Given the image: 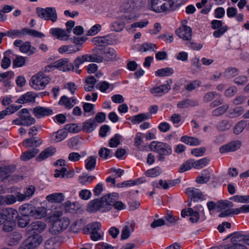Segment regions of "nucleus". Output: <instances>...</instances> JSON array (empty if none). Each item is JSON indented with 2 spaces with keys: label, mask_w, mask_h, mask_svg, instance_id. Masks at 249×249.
Masks as SVG:
<instances>
[{
  "label": "nucleus",
  "mask_w": 249,
  "mask_h": 249,
  "mask_svg": "<svg viewBox=\"0 0 249 249\" xmlns=\"http://www.w3.org/2000/svg\"><path fill=\"white\" fill-rule=\"evenodd\" d=\"M100 199L95 198L90 200L88 205V210L91 213H95L97 211L101 212V208L100 205Z\"/></svg>",
  "instance_id": "28"
},
{
  "label": "nucleus",
  "mask_w": 249,
  "mask_h": 249,
  "mask_svg": "<svg viewBox=\"0 0 249 249\" xmlns=\"http://www.w3.org/2000/svg\"><path fill=\"white\" fill-rule=\"evenodd\" d=\"M46 227V224L45 222L41 221H36L32 223L28 227V229L31 233L39 234L40 233L45 230Z\"/></svg>",
  "instance_id": "18"
},
{
  "label": "nucleus",
  "mask_w": 249,
  "mask_h": 249,
  "mask_svg": "<svg viewBox=\"0 0 249 249\" xmlns=\"http://www.w3.org/2000/svg\"><path fill=\"white\" fill-rule=\"evenodd\" d=\"M99 48H95L93 49V53L92 54H85L81 57H77L74 60V65L75 67V72L80 74L81 70L78 69L80 65L83 64L85 62L89 61L92 62L101 63L103 61V57L101 55L99 50Z\"/></svg>",
  "instance_id": "1"
},
{
  "label": "nucleus",
  "mask_w": 249,
  "mask_h": 249,
  "mask_svg": "<svg viewBox=\"0 0 249 249\" xmlns=\"http://www.w3.org/2000/svg\"><path fill=\"white\" fill-rule=\"evenodd\" d=\"M33 113L37 118H41L53 114L52 109L41 106H37L33 109Z\"/></svg>",
  "instance_id": "15"
},
{
  "label": "nucleus",
  "mask_w": 249,
  "mask_h": 249,
  "mask_svg": "<svg viewBox=\"0 0 249 249\" xmlns=\"http://www.w3.org/2000/svg\"><path fill=\"white\" fill-rule=\"evenodd\" d=\"M174 72V70L172 68L166 67L158 69L155 73L156 76L164 77L171 75Z\"/></svg>",
  "instance_id": "38"
},
{
  "label": "nucleus",
  "mask_w": 249,
  "mask_h": 249,
  "mask_svg": "<svg viewBox=\"0 0 249 249\" xmlns=\"http://www.w3.org/2000/svg\"><path fill=\"white\" fill-rule=\"evenodd\" d=\"M26 62V57L17 55L13 61V66L14 68H19L23 66Z\"/></svg>",
  "instance_id": "50"
},
{
  "label": "nucleus",
  "mask_w": 249,
  "mask_h": 249,
  "mask_svg": "<svg viewBox=\"0 0 249 249\" xmlns=\"http://www.w3.org/2000/svg\"><path fill=\"white\" fill-rule=\"evenodd\" d=\"M58 104L60 106L65 105L66 107L68 109H71L73 107V105L72 104L69 98L66 95H63L61 97Z\"/></svg>",
  "instance_id": "58"
},
{
  "label": "nucleus",
  "mask_w": 249,
  "mask_h": 249,
  "mask_svg": "<svg viewBox=\"0 0 249 249\" xmlns=\"http://www.w3.org/2000/svg\"><path fill=\"white\" fill-rule=\"evenodd\" d=\"M18 225L20 228H24L26 227L30 222V218L26 216H18Z\"/></svg>",
  "instance_id": "57"
},
{
  "label": "nucleus",
  "mask_w": 249,
  "mask_h": 249,
  "mask_svg": "<svg viewBox=\"0 0 249 249\" xmlns=\"http://www.w3.org/2000/svg\"><path fill=\"white\" fill-rule=\"evenodd\" d=\"M122 137L119 134H116L111 138L108 142V145L110 147H117L120 144V139Z\"/></svg>",
  "instance_id": "52"
},
{
  "label": "nucleus",
  "mask_w": 249,
  "mask_h": 249,
  "mask_svg": "<svg viewBox=\"0 0 249 249\" xmlns=\"http://www.w3.org/2000/svg\"><path fill=\"white\" fill-rule=\"evenodd\" d=\"M151 114L148 113H140L130 117L129 119L133 124H140V123L151 118Z\"/></svg>",
  "instance_id": "27"
},
{
  "label": "nucleus",
  "mask_w": 249,
  "mask_h": 249,
  "mask_svg": "<svg viewBox=\"0 0 249 249\" xmlns=\"http://www.w3.org/2000/svg\"><path fill=\"white\" fill-rule=\"evenodd\" d=\"M37 96L35 92L30 91L20 96L16 103L19 104H25L29 102H35V99Z\"/></svg>",
  "instance_id": "23"
},
{
  "label": "nucleus",
  "mask_w": 249,
  "mask_h": 249,
  "mask_svg": "<svg viewBox=\"0 0 249 249\" xmlns=\"http://www.w3.org/2000/svg\"><path fill=\"white\" fill-rule=\"evenodd\" d=\"M157 49L158 47L156 44L148 42L142 44L140 47V51L142 52H156Z\"/></svg>",
  "instance_id": "48"
},
{
  "label": "nucleus",
  "mask_w": 249,
  "mask_h": 249,
  "mask_svg": "<svg viewBox=\"0 0 249 249\" xmlns=\"http://www.w3.org/2000/svg\"><path fill=\"white\" fill-rule=\"evenodd\" d=\"M177 35L184 40L190 41L192 38V30L190 27L182 25L176 31Z\"/></svg>",
  "instance_id": "14"
},
{
  "label": "nucleus",
  "mask_w": 249,
  "mask_h": 249,
  "mask_svg": "<svg viewBox=\"0 0 249 249\" xmlns=\"http://www.w3.org/2000/svg\"><path fill=\"white\" fill-rule=\"evenodd\" d=\"M171 89L170 86L168 84H163L160 86L153 87L150 90V92L154 96L160 97L169 92Z\"/></svg>",
  "instance_id": "19"
},
{
  "label": "nucleus",
  "mask_w": 249,
  "mask_h": 249,
  "mask_svg": "<svg viewBox=\"0 0 249 249\" xmlns=\"http://www.w3.org/2000/svg\"><path fill=\"white\" fill-rule=\"evenodd\" d=\"M70 224V220L67 217H57L54 218L53 222L50 229V232L53 234L56 235L66 229Z\"/></svg>",
  "instance_id": "6"
},
{
  "label": "nucleus",
  "mask_w": 249,
  "mask_h": 249,
  "mask_svg": "<svg viewBox=\"0 0 249 249\" xmlns=\"http://www.w3.org/2000/svg\"><path fill=\"white\" fill-rule=\"evenodd\" d=\"M99 155L101 158L107 159L109 157H112V152L109 149L102 147L99 151Z\"/></svg>",
  "instance_id": "59"
},
{
  "label": "nucleus",
  "mask_w": 249,
  "mask_h": 249,
  "mask_svg": "<svg viewBox=\"0 0 249 249\" xmlns=\"http://www.w3.org/2000/svg\"><path fill=\"white\" fill-rule=\"evenodd\" d=\"M236 238L239 237H232L231 239L232 244L225 246L224 249H248L245 245L237 242Z\"/></svg>",
  "instance_id": "32"
},
{
  "label": "nucleus",
  "mask_w": 249,
  "mask_h": 249,
  "mask_svg": "<svg viewBox=\"0 0 249 249\" xmlns=\"http://www.w3.org/2000/svg\"><path fill=\"white\" fill-rule=\"evenodd\" d=\"M71 41L74 44L73 46L79 49V51L81 49L82 44L85 42L86 40L83 37L73 36L70 38Z\"/></svg>",
  "instance_id": "54"
},
{
  "label": "nucleus",
  "mask_w": 249,
  "mask_h": 249,
  "mask_svg": "<svg viewBox=\"0 0 249 249\" xmlns=\"http://www.w3.org/2000/svg\"><path fill=\"white\" fill-rule=\"evenodd\" d=\"M85 162V167L88 170H93L96 164V157L95 156H89Z\"/></svg>",
  "instance_id": "42"
},
{
  "label": "nucleus",
  "mask_w": 249,
  "mask_h": 249,
  "mask_svg": "<svg viewBox=\"0 0 249 249\" xmlns=\"http://www.w3.org/2000/svg\"><path fill=\"white\" fill-rule=\"evenodd\" d=\"M119 194L115 192L102 196L100 198L101 212L104 213L110 210L112 208V203H113L115 199H119Z\"/></svg>",
  "instance_id": "8"
},
{
  "label": "nucleus",
  "mask_w": 249,
  "mask_h": 249,
  "mask_svg": "<svg viewBox=\"0 0 249 249\" xmlns=\"http://www.w3.org/2000/svg\"><path fill=\"white\" fill-rule=\"evenodd\" d=\"M36 51V48L31 45L29 41L23 42L22 46H20V51L23 53H28L29 55L34 54Z\"/></svg>",
  "instance_id": "36"
},
{
  "label": "nucleus",
  "mask_w": 249,
  "mask_h": 249,
  "mask_svg": "<svg viewBox=\"0 0 249 249\" xmlns=\"http://www.w3.org/2000/svg\"><path fill=\"white\" fill-rule=\"evenodd\" d=\"M101 55L103 56L107 61H111L115 59L116 58V51L111 48L108 47H100L98 50Z\"/></svg>",
  "instance_id": "17"
},
{
  "label": "nucleus",
  "mask_w": 249,
  "mask_h": 249,
  "mask_svg": "<svg viewBox=\"0 0 249 249\" xmlns=\"http://www.w3.org/2000/svg\"><path fill=\"white\" fill-rule=\"evenodd\" d=\"M124 28V16L123 14L121 16L117 18L116 20L112 23L110 29L115 32H120Z\"/></svg>",
  "instance_id": "24"
},
{
  "label": "nucleus",
  "mask_w": 249,
  "mask_h": 249,
  "mask_svg": "<svg viewBox=\"0 0 249 249\" xmlns=\"http://www.w3.org/2000/svg\"><path fill=\"white\" fill-rule=\"evenodd\" d=\"M193 164V167L196 169H201L206 166L209 160L206 158H202L197 160H195L192 159Z\"/></svg>",
  "instance_id": "47"
},
{
  "label": "nucleus",
  "mask_w": 249,
  "mask_h": 249,
  "mask_svg": "<svg viewBox=\"0 0 249 249\" xmlns=\"http://www.w3.org/2000/svg\"><path fill=\"white\" fill-rule=\"evenodd\" d=\"M56 152V150L53 146H49L43 150L36 158L37 161L40 162L53 156Z\"/></svg>",
  "instance_id": "21"
},
{
  "label": "nucleus",
  "mask_w": 249,
  "mask_h": 249,
  "mask_svg": "<svg viewBox=\"0 0 249 249\" xmlns=\"http://www.w3.org/2000/svg\"><path fill=\"white\" fill-rule=\"evenodd\" d=\"M39 150L36 148H33L24 152L20 156L22 160L27 161L34 157L38 154Z\"/></svg>",
  "instance_id": "31"
},
{
  "label": "nucleus",
  "mask_w": 249,
  "mask_h": 249,
  "mask_svg": "<svg viewBox=\"0 0 249 249\" xmlns=\"http://www.w3.org/2000/svg\"><path fill=\"white\" fill-rule=\"evenodd\" d=\"M3 201V205H12L17 202V197L13 195H7L1 196Z\"/></svg>",
  "instance_id": "51"
},
{
  "label": "nucleus",
  "mask_w": 249,
  "mask_h": 249,
  "mask_svg": "<svg viewBox=\"0 0 249 249\" xmlns=\"http://www.w3.org/2000/svg\"><path fill=\"white\" fill-rule=\"evenodd\" d=\"M50 80V78L47 76L43 72L40 71L32 76L29 84L34 89H43L49 83Z\"/></svg>",
  "instance_id": "3"
},
{
  "label": "nucleus",
  "mask_w": 249,
  "mask_h": 249,
  "mask_svg": "<svg viewBox=\"0 0 249 249\" xmlns=\"http://www.w3.org/2000/svg\"><path fill=\"white\" fill-rule=\"evenodd\" d=\"M181 215L183 217L189 215L190 220L192 223L196 222L199 219V214L198 212L194 210L192 208H189L188 210H182L181 213Z\"/></svg>",
  "instance_id": "22"
},
{
  "label": "nucleus",
  "mask_w": 249,
  "mask_h": 249,
  "mask_svg": "<svg viewBox=\"0 0 249 249\" xmlns=\"http://www.w3.org/2000/svg\"><path fill=\"white\" fill-rule=\"evenodd\" d=\"M3 230L5 232H10L14 230L16 226V221H4L2 222Z\"/></svg>",
  "instance_id": "53"
},
{
  "label": "nucleus",
  "mask_w": 249,
  "mask_h": 249,
  "mask_svg": "<svg viewBox=\"0 0 249 249\" xmlns=\"http://www.w3.org/2000/svg\"><path fill=\"white\" fill-rule=\"evenodd\" d=\"M36 137H32L25 139L22 142L23 145L26 148L35 146V148H37L42 144V142L40 139H36Z\"/></svg>",
  "instance_id": "26"
},
{
  "label": "nucleus",
  "mask_w": 249,
  "mask_h": 249,
  "mask_svg": "<svg viewBox=\"0 0 249 249\" xmlns=\"http://www.w3.org/2000/svg\"><path fill=\"white\" fill-rule=\"evenodd\" d=\"M198 102L196 100L187 99L178 103L177 107L179 108H185L198 106Z\"/></svg>",
  "instance_id": "29"
},
{
  "label": "nucleus",
  "mask_w": 249,
  "mask_h": 249,
  "mask_svg": "<svg viewBox=\"0 0 249 249\" xmlns=\"http://www.w3.org/2000/svg\"><path fill=\"white\" fill-rule=\"evenodd\" d=\"M2 216V222L4 221H16L18 216V212L13 208H5L0 211Z\"/></svg>",
  "instance_id": "12"
},
{
  "label": "nucleus",
  "mask_w": 249,
  "mask_h": 249,
  "mask_svg": "<svg viewBox=\"0 0 249 249\" xmlns=\"http://www.w3.org/2000/svg\"><path fill=\"white\" fill-rule=\"evenodd\" d=\"M193 167V164L191 160H189L185 161L182 164L179 168L178 172L179 173H183L187 171Z\"/></svg>",
  "instance_id": "62"
},
{
  "label": "nucleus",
  "mask_w": 249,
  "mask_h": 249,
  "mask_svg": "<svg viewBox=\"0 0 249 249\" xmlns=\"http://www.w3.org/2000/svg\"><path fill=\"white\" fill-rule=\"evenodd\" d=\"M185 193L189 197L194 199H201L203 197V195L200 191L194 187L186 189Z\"/></svg>",
  "instance_id": "34"
},
{
  "label": "nucleus",
  "mask_w": 249,
  "mask_h": 249,
  "mask_svg": "<svg viewBox=\"0 0 249 249\" xmlns=\"http://www.w3.org/2000/svg\"><path fill=\"white\" fill-rule=\"evenodd\" d=\"M149 21L147 19H144L142 20H141L139 22H136L135 23H132L130 27H127V30L128 31H130L131 29L132 30V32L135 31V29H133L135 28L139 27L140 28H142L143 27H145L147 26V25L148 24Z\"/></svg>",
  "instance_id": "49"
},
{
  "label": "nucleus",
  "mask_w": 249,
  "mask_h": 249,
  "mask_svg": "<svg viewBox=\"0 0 249 249\" xmlns=\"http://www.w3.org/2000/svg\"><path fill=\"white\" fill-rule=\"evenodd\" d=\"M211 175L208 170H203L201 175L196 178V182L197 183L203 184L207 183L210 179Z\"/></svg>",
  "instance_id": "37"
},
{
  "label": "nucleus",
  "mask_w": 249,
  "mask_h": 249,
  "mask_svg": "<svg viewBox=\"0 0 249 249\" xmlns=\"http://www.w3.org/2000/svg\"><path fill=\"white\" fill-rule=\"evenodd\" d=\"M135 225V222L133 220H130L125 222V239L128 238L133 232Z\"/></svg>",
  "instance_id": "43"
},
{
  "label": "nucleus",
  "mask_w": 249,
  "mask_h": 249,
  "mask_svg": "<svg viewBox=\"0 0 249 249\" xmlns=\"http://www.w3.org/2000/svg\"><path fill=\"white\" fill-rule=\"evenodd\" d=\"M79 51V48L74 47L72 45H63L58 49L59 53L61 54L64 53H76Z\"/></svg>",
  "instance_id": "39"
},
{
  "label": "nucleus",
  "mask_w": 249,
  "mask_h": 249,
  "mask_svg": "<svg viewBox=\"0 0 249 249\" xmlns=\"http://www.w3.org/2000/svg\"><path fill=\"white\" fill-rule=\"evenodd\" d=\"M212 29L215 30L213 36L215 38L221 37L228 30V26L225 25L221 20L213 19L211 22Z\"/></svg>",
  "instance_id": "10"
},
{
  "label": "nucleus",
  "mask_w": 249,
  "mask_h": 249,
  "mask_svg": "<svg viewBox=\"0 0 249 249\" xmlns=\"http://www.w3.org/2000/svg\"><path fill=\"white\" fill-rule=\"evenodd\" d=\"M238 74V71L235 68H229L224 73V76L228 78H231L237 75Z\"/></svg>",
  "instance_id": "64"
},
{
  "label": "nucleus",
  "mask_w": 249,
  "mask_h": 249,
  "mask_svg": "<svg viewBox=\"0 0 249 249\" xmlns=\"http://www.w3.org/2000/svg\"><path fill=\"white\" fill-rule=\"evenodd\" d=\"M117 40L116 36L114 34H110L107 36H96L92 38V42L98 46V48L107 47L111 45Z\"/></svg>",
  "instance_id": "9"
},
{
  "label": "nucleus",
  "mask_w": 249,
  "mask_h": 249,
  "mask_svg": "<svg viewBox=\"0 0 249 249\" xmlns=\"http://www.w3.org/2000/svg\"><path fill=\"white\" fill-rule=\"evenodd\" d=\"M241 144V142L239 141H232L220 146L219 150L221 154L234 151L240 147Z\"/></svg>",
  "instance_id": "16"
},
{
  "label": "nucleus",
  "mask_w": 249,
  "mask_h": 249,
  "mask_svg": "<svg viewBox=\"0 0 249 249\" xmlns=\"http://www.w3.org/2000/svg\"><path fill=\"white\" fill-rule=\"evenodd\" d=\"M150 147L151 150L159 154L158 159L161 161L164 160V156L170 155L172 151L169 144L160 142H152L150 145Z\"/></svg>",
  "instance_id": "4"
},
{
  "label": "nucleus",
  "mask_w": 249,
  "mask_h": 249,
  "mask_svg": "<svg viewBox=\"0 0 249 249\" xmlns=\"http://www.w3.org/2000/svg\"><path fill=\"white\" fill-rule=\"evenodd\" d=\"M229 107V105L227 104H225L219 107L213 111V115L214 116H218L221 115L226 112Z\"/></svg>",
  "instance_id": "55"
},
{
  "label": "nucleus",
  "mask_w": 249,
  "mask_h": 249,
  "mask_svg": "<svg viewBox=\"0 0 249 249\" xmlns=\"http://www.w3.org/2000/svg\"><path fill=\"white\" fill-rule=\"evenodd\" d=\"M65 129L71 133H76L80 132L81 129L76 124H67L65 125Z\"/></svg>",
  "instance_id": "60"
},
{
  "label": "nucleus",
  "mask_w": 249,
  "mask_h": 249,
  "mask_svg": "<svg viewBox=\"0 0 249 249\" xmlns=\"http://www.w3.org/2000/svg\"><path fill=\"white\" fill-rule=\"evenodd\" d=\"M18 115L21 118L23 126H30L35 124V119L32 117L29 111L27 108H23L18 112Z\"/></svg>",
  "instance_id": "13"
},
{
  "label": "nucleus",
  "mask_w": 249,
  "mask_h": 249,
  "mask_svg": "<svg viewBox=\"0 0 249 249\" xmlns=\"http://www.w3.org/2000/svg\"><path fill=\"white\" fill-rule=\"evenodd\" d=\"M181 141L190 145H198L200 144V141L196 138L183 136L181 138Z\"/></svg>",
  "instance_id": "40"
},
{
  "label": "nucleus",
  "mask_w": 249,
  "mask_h": 249,
  "mask_svg": "<svg viewBox=\"0 0 249 249\" xmlns=\"http://www.w3.org/2000/svg\"><path fill=\"white\" fill-rule=\"evenodd\" d=\"M173 2L165 0H151V9L157 13L169 12L173 11Z\"/></svg>",
  "instance_id": "7"
},
{
  "label": "nucleus",
  "mask_w": 249,
  "mask_h": 249,
  "mask_svg": "<svg viewBox=\"0 0 249 249\" xmlns=\"http://www.w3.org/2000/svg\"><path fill=\"white\" fill-rule=\"evenodd\" d=\"M36 13L40 18L50 20L53 22H56L58 19L56 10L54 7H47L45 8L36 7Z\"/></svg>",
  "instance_id": "5"
},
{
  "label": "nucleus",
  "mask_w": 249,
  "mask_h": 249,
  "mask_svg": "<svg viewBox=\"0 0 249 249\" xmlns=\"http://www.w3.org/2000/svg\"><path fill=\"white\" fill-rule=\"evenodd\" d=\"M161 173V170L159 167H156L148 170L145 173L147 177H155L160 175Z\"/></svg>",
  "instance_id": "61"
},
{
  "label": "nucleus",
  "mask_w": 249,
  "mask_h": 249,
  "mask_svg": "<svg viewBox=\"0 0 249 249\" xmlns=\"http://www.w3.org/2000/svg\"><path fill=\"white\" fill-rule=\"evenodd\" d=\"M70 59L67 58H62L54 62L53 64L54 69H57L64 72L68 71L71 70L75 71V67L73 63L69 62Z\"/></svg>",
  "instance_id": "11"
},
{
  "label": "nucleus",
  "mask_w": 249,
  "mask_h": 249,
  "mask_svg": "<svg viewBox=\"0 0 249 249\" xmlns=\"http://www.w3.org/2000/svg\"><path fill=\"white\" fill-rule=\"evenodd\" d=\"M19 211L23 216L33 217L39 219L44 217L46 215V211L43 207H36L33 204L25 203L19 208Z\"/></svg>",
  "instance_id": "2"
},
{
  "label": "nucleus",
  "mask_w": 249,
  "mask_h": 249,
  "mask_svg": "<svg viewBox=\"0 0 249 249\" xmlns=\"http://www.w3.org/2000/svg\"><path fill=\"white\" fill-rule=\"evenodd\" d=\"M97 126L95 119H89L83 123L82 130L86 133H91L93 131Z\"/></svg>",
  "instance_id": "25"
},
{
  "label": "nucleus",
  "mask_w": 249,
  "mask_h": 249,
  "mask_svg": "<svg viewBox=\"0 0 249 249\" xmlns=\"http://www.w3.org/2000/svg\"><path fill=\"white\" fill-rule=\"evenodd\" d=\"M64 195L61 193H53L46 196V199L51 202L61 203L64 200Z\"/></svg>",
  "instance_id": "33"
},
{
  "label": "nucleus",
  "mask_w": 249,
  "mask_h": 249,
  "mask_svg": "<svg viewBox=\"0 0 249 249\" xmlns=\"http://www.w3.org/2000/svg\"><path fill=\"white\" fill-rule=\"evenodd\" d=\"M16 169V166L14 164L5 165L0 167V173L5 177H8L9 173H13Z\"/></svg>",
  "instance_id": "45"
},
{
  "label": "nucleus",
  "mask_w": 249,
  "mask_h": 249,
  "mask_svg": "<svg viewBox=\"0 0 249 249\" xmlns=\"http://www.w3.org/2000/svg\"><path fill=\"white\" fill-rule=\"evenodd\" d=\"M101 228V224L100 222H95L88 224L83 229L84 233L90 234L93 232L99 231Z\"/></svg>",
  "instance_id": "30"
},
{
  "label": "nucleus",
  "mask_w": 249,
  "mask_h": 249,
  "mask_svg": "<svg viewBox=\"0 0 249 249\" xmlns=\"http://www.w3.org/2000/svg\"><path fill=\"white\" fill-rule=\"evenodd\" d=\"M25 27L21 30L14 29L8 31V36L12 38L22 37L26 35Z\"/></svg>",
  "instance_id": "41"
},
{
  "label": "nucleus",
  "mask_w": 249,
  "mask_h": 249,
  "mask_svg": "<svg viewBox=\"0 0 249 249\" xmlns=\"http://www.w3.org/2000/svg\"><path fill=\"white\" fill-rule=\"evenodd\" d=\"M50 34L57 38H62L65 36H68L65 30L59 28H53L50 30Z\"/></svg>",
  "instance_id": "46"
},
{
  "label": "nucleus",
  "mask_w": 249,
  "mask_h": 249,
  "mask_svg": "<svg viewBox=\"0 0 249 249\" xmlns=\"http://www.w3.org/2000/svg\"><path fill=\"white\" fill-rule=\"evenodd\" d=\"M27 239L24 242L31 247L37 249V246L42 242L43 239L42 236L38 234L30 233Z\"/></svg>",
  "instance_id": "20"
},
{
  "label": "nucleus",
  "mask_w": 249,
  "mask_h": 249,
  "mask_svg": "<svg viewBox=\"0 0 249 249\" xmlns=\"http://www.w3.org/2000/svg\"><path fill=\"white\" fill-rule=\"evenodd\" d=\"M25 34L29 35L34 37L42 38L45 36V35L37 30L25 28Z\"/></svg>",
  "instance_id": "56"
},
{
  "label": "nucleus",
  "mask_w": 249,
  "mask_h": 249,
  "mask_svg": "<svg viewBox=\"0 0 249 249\" xmlns=\"http://www.w3.org/2000/svg\"><path fill=\"white\" fill-rule=\"evenodd\" d=\"M11 54H12V51L10 50L4 53V57L1 62V67L3 69H8L11 65V61L10 56Z\"/></svg>",
  "instance_id": "35"
},
{
  "label": "nucleus",
  "mask_w": 249,
  "mask_h": 249,
  "mask_svg": "<svg viewBox=\"0 0 249 249\" xmlns=\"http://www.w3.org/2000/svg\"><path fill=\"white\" fill-rule=\"evenodd\" d=\"M246 124V122L245 121H241L238 122L234 126V133L235 134L241 133L245 128Z\"/></svg>",
  "instance_id": "63"
},
{
  "label": "nucleus",
  "mask_w": 249,
  "mask_h": 249,
  "mask_svg": "<svg viewBox=\"0 0 249 249\" xmlns=\"http://www.w3.org/2000/svg\"><path fill=\"white\" fill-rule=\"evenodd\" d=\"M58 245L56 237H51L45 242L44 247L45 249H57Z\"/></svg>",
  "instance_id": "44"
}]
</instances>
